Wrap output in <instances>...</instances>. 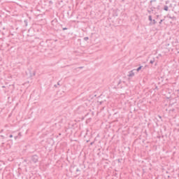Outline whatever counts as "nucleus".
Here are the masks:
<instances>
[{"label":"nucleus","instance_id":"obj_1","mask_svg":"<svg viewBox=\"0 0 179 179\" xmlns=\"http://www.w3.org/2000/svg\"><path fill=\"white\" fill-rule=\"evenodd\" d=\"M31 160L33 163H37V162H38V157L37 155H34L31 157Z\"/></svg>","mask_w":179,"mask_h":179},{"label":"nucleus","instance_id":"obj_2","mask_svg":"<svg viewBox=\"0 0 179 179\" xmlns=\"http://www.w3.org/2000/svg\"><path fill=\"white\" fill-rule=\"evenodd\" d=\"M134 71H135V70H131V71H129V74L127 75V76H129V78H134V76H135V73H134Z\"/></svg>","mask_w":179,"mask_h":179},{"label":"nucleus","instance_id":"obj_3","mask_svg":"<svg viewBox=\"0 0 179 179\" xmlns=\"http://www.w3.org/2000/svg\"><path fill=\"white\" fill-rule=\"evenodd\" d=\"M164 10H165L167 12L169 10V6H164Z\"/></svg>","mask_w":179,"mask_h":179},{"label":"nucleus","instance_id":"obj_4","mask_svg":"<svg viewBox=\"0 0 179 179\" xmlns=\"http://www.w3.org/2000/svg\"><path fill=\"white\" fill-rule=\"evenodd\" d=\"M143 67V66H140L137 69V72H139V71H141V69H142V68Z\"/></svg>","mask_w":179,"mask_h":179},{"label":"nucleus","instance_id":"obj_5","mask_svg":"<svg viewBox=\"0 0 179 179\" xmlns=\"http://www.w3.org/2000/svg\"><path fill=\"white\" fill-rule=\"evenodd\" d=\"M148 20H150V22H152L153 20L152 19V15H149L148 16Z\"/></svg>","mask_w":179,"mask_h":179},{"label":"nucleus","instance_id":"obj_6","mask_svg":"<svg viewBox=\"0 0 179 179\" xmlns=\"http://www.w3.org/2000/svg\"><path fill=\"white\" fill-rule=\"evenodd\" d=\"M84 40H85V41H87V40H89V37H85Z\"/></svg>","mask_w":179,"mask_h":179},{"label":"nucleus","instance_id":"obj_7","mask_svg":"<svg viewBox=\"0 0 179 179\" xmlns=\"http://www.w3.org/2000/svg\"><path fill=\"white\" fill-rule=\"evenodd\" d=\"M152 22H153V24H156V20H153Z\"/></svg>","mask_w":179,"mask_h":179},{"label":"nucleus","instance_id":"obj_8","mask_svg":"<svg viewBox=\"0 0 179 179\" xmlns=\"http://www.w3.org/2000/svg\"><path fill=\"white\" fill-rule=\"evenodd\" d=\"M155 62V60H150V63L153 64Z\"/></svg>","mask_w":179,"mask_h":179},{"label":"nucleus","instance_id":"obj_9","mask_svg":"<svg viewBox=\"0 0 179 179\" xmlns=\"http://www.w3.org/2000/svg\"><path fill=\"white\" fill-rule=\"evenodd\" d=\"M162 23H163V20H161L159 21V24H162Z\"/></svg>","mask_w":179,"mask_h":179},{"label":"nucleus","instance_id":"obj_10","mask_svg":"<svg viewBox=\"0 0 179 179\" xmlns=\"http://www.w3.org/2000/svg\"><path fill=\"white\" fill-rule=\"evenodd\" d=\"M18 136H22V133H18Z\"/></svg>","mask_w":179,"mask_h":179},{"label":"nucleus","instance_id":"obj_11","mask_svg":"<svg viewBox=\"0 0 179 179\" xmlns=\"http://www.w3.org/2000/svg\"><path fill=\"white\" fill-rule=\"evenodd\" d=\"M9 138H13V135L10 134V135L9 136Z\"/></svg>","mask_w":179,"mask_h":179},{"label":"nucleus","instance_id":"obj_12","mask_svg":"<svg viewBox=\"0 0 179 179\" xmlns=\"http://www.w3.org/2000/svg\"><path fill=\"white\" fill-rule=\"evenodd\" d=\"M63 30H68V28H66V27L63 28Z\"/></svg>","mask_w":179,"mask_h":179},{"label":"nucleus","instance_id":"obj_13","mask_svg":"<svg viewBox=\"0 0 179 179\" xmlns=\"http://www.w3.org/2000/svg\"><path fill=\"white\" fill-rule=\"evenodd\" d=\"M80 69H83V66L78 67Z\"/></svg>","mask_w":179,"mask_h":179},{"label":"nucleus","instance_id":"obj_14","mask_svg":"<svg viewBox=\"0 0 179 179\" xmlns=\"http://www.w3.org/2000/svg\"><path fill=\"white\" fill-rule=\"evenodd\" d=\"M14 138L15 139H17V136H15Z\"/></svg>","mask_w":179,"mask_h":179},{"label":"nucleus","instance_id":"obj_15","mask_svg":"<svg viewBox=\"0 0 179 179\" xmlns=\"http://www.w3.org/2000/svg\"><path fill=\"white\" fill-rule=\"evenodd\" d=\"M76 171H80V170H79V169H76Z\"/></svg>","mask_w":179,"mask_h":179},{"label":"nucleus","instance_id":"obj_16","mask_svg":"<svg viewBox=\"0 0 179 179\" xmlns=\"http://www.w3.org/2000/svg\"><path fill=\"white\" fill-rule=\"evenodd\" d=\"M93 143H93V142H92V143H90V145H93Z\"/></svg>","mask_w":179,"mask_h":179},{"label":"nucleus","instance_id":"obj_17","mask_svg":"<svg viewBox=\"0 0 179 179\" xmlns=\"http://www.w3.org/2000/svg\"><path fill=\"white\" fill-rule=\"evenodd\" d=\"M150 2H153V0H151V1Z\"/></svg>","mask_w":179,"mask_h":179},{"label":"nucleus","instance_id":"obj_18","mask_svg":"<svg viewBox=\"0 0 179 179\" xmlns=\"http://www.w3.org/2000/svg\"><path fill=\"white\" fill-rule=\"evenodd\" d=\"M34 75H36V73H34Z\"/></svg>","mask_w":179,"mask_h":179},{"label":"nucleus","instance_id":"obj_19","mask_svg":"<svg viewBox=\"0 0 179 179\" xmlns=\"http://www.w3.org/2000/svg\"><path fill=\"white\" fill-rule=\"evenodd\" d=\"M57 85H59V83H57Z\"/></svg>","mask_w":179,"mask_h":179},{"label":"nucleus","instance_id":"obj_20","mask_svg":"<svg viewBox=\"0 0 179 179\" xmlns=\"http://www.w3.org/2000/svg\"><path fill=\"white\" fill-rule=\"evenodd\" d=\"M157 17H159V15H157Z\"/></svg>","mask_w":179,"mask_h":179}]
</instances>
